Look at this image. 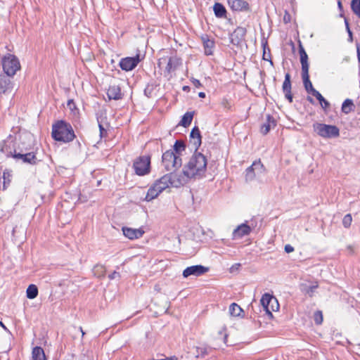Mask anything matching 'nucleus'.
I'll return each instance as SVG.
<instances>
[{
    "mask_svg": "<svg viewBox=\"0 0 360 360\" xmlns=\"http://www.w3.org/2000/svg\"><path fill=\"white\" fill-rule=\"evenodd\" d=\"M207 160L200 152L195 151L184 165L181 172H171L159 179V193L170 187L180 188L191 179H200L205 176Z\"/></svg>",
    "mask_w": 360,
    "mask_h": 360,
    "instance_id": "1",
    "label": "nucleus"
},
{
    "mask_svg": "<svg viewBox=\"0 0 360 360\" xmlns=\"http://www.w3.org/2000/svg\"><path fill=\"white\" fill-rule=\"evenodd\" d=\"M51 135L54 140L63 143H69L75 138L71 124L63 120L57 121L53 124Z\"/></svg>",
    "mask_w": 360,
    "mask_h": 360,
    "instance_id": "2",
    "label": "nucleus"
},
{
    "mask_svg": "<svg viewBox=\"0 0 360 360\" xmlns=\"http://www.w3.org/2000/svg\"><path fill=\"white\" fill-rule=\"evenodd\" d=\"M3 71L6 75L13 77L17 71L20 69V63L18 58L13 54L8 53L1 60Z\"/></svg>",
    "mask_w": 360,
    "mask_h": 360,
    "instance_id": "3",
    "label": "nucleus"
},
{
    "mask_svg": "<svg viewBox=\"0 0 360 360\" xmlns=\"http://www.w3.org/2000/svg\"><path fill=\"white\" fill-rule=\"evenodd\" d=\"M162 165L166 171L175 170L182 165V160L174 151L171 150H167L162 154Z\"/></svg>",
    "mask_w": 360,
    "mask_h": 360,
    "instance_id": "4",
    "label": "nucleus"
},
{
    "mask_svg": "<svg viewBox=\"0 0 360 360\" xmlns=\"http://www.w3.org/2000/svg\"><path fill=\"white\" fill-rule=\"evenodd\" d=\"M313 128L317 134L323 138H336L340 136V130L335 125H329L322 123H314Z\"/></svg>",
    "mask_w": 360,
    "mask_h": 360,
    "instance_id": "5",
    "label": "nucleus"
},
{
    "mask_svg": "<svg viewBox=\"0 0 360 360\" xmlns=\"http://www.w3.org/2000/svg\"><path fill=\"white\" fill-rule=\"evenodd\" d=\"M150 158L149 156H140L135 160L133 164L135 173L139 176H143L150 172Z\"/></svg>",
    "mask_w": 360,
    "mask_h": 360,
    "instance_id": "6",
    "label": "nucleus"
},
{
    "mask_svg": "<svg viewBox=\"0 0 360 360\" xmlns=\"http://www.w3.org/2000/svg\"><path fill=\"white\" fill-rule=\"evenodd\" d=\"M260 302L266 313L270 316H272V311H277L279 308L277 299L269 293L262 295Z\"/></svg>",
    "mask_w": 360,
    "mask_h": 360,
    "instance_id": "7",
    "label": "nucleus"
},
{
    "mask_svg": "<svg viewBox=\"0 0 360 360\" xmlns=\"http://www.w3.org/2000/svg\"><path fill=\"white\" fill-rule=\"evenodd\" d=\"M265 168L260 160L253 162L251 166L245 170V180L247 181H252L257 175L264 173Z\"/></svg>",
    "mask_w": 360,
    "mask_h": 360,
    "instance_id": "8",
    "label": "nucleus"
},
{
    "mask_svg": "<svg viewBox=\"0 0 360 360\" xmlns=\"http://www.w3.org/2000/svg\"><path fill=\"white\" fill-rule=\"evenodd\" d=\"M209 268L201 264L193 265L186 268L182 273L184 278L189 276H200L208 272Z\"/></svg>",
    "mask_w": 360,
    "mask_h": 360,
    "instance_id": "9",
    "label": "nucleus"
},
{
    "mask_svg": "<svg viewBox=\"0 0 360 360\" xmlns=\"http://www.w3.org/2000/svg\"><path fill=\"white\" fill-rule=\"evenodd\" d=\"M247 30L243 27H238L231 34L230 41L233 45L238 46L245 39Z\"/></svg>",
    "mask_w": 360,
    "mask_h": 360,
    "instance_id": "10",
    "label": "nucleus"
},
{
    "mask_svg": "<svg viewBox=\"0 0 360 360\" xmlns=\"http://www.w3.org/2000/svg\"><path fill=\"white\" fill-rule=\"evenodd\" d=\"M140 61L139 56L135 57H127L121 59L120 67L125 71H130L135 68Z\"/></svg>",
    "mask_w": 360,
    "mask_h": 360,
    "instance_id": "11",
    "label": "nucleus"
},
{
    "mask_svg": "<svg viewBox=\"0 0 360 360\" xmlns=\"http://www.w3.org/2000/svg\"><path fill=\"white\" fill-rule=\"evenodd\" d=\"M13 158L15 160H21L22 162L32 165H36L38 162L36 155L34 153H21L14 150Z\"/></svg>",
    "mask_w": 360,
    "mask_h": 360,
    "instance_id": "12",
    "label": "nucleus"
},
{
    "mask_svg": "<svg viewBox=\"0 0 360 360\" xmlns=\"http://www.w3.org/2000/svg\"><path fill=\"white\" fill-rule=\"evenodd\" d=\"M122 230L124 236L130 240L140 238L144 233V231L142 228L132 229L124 226Z\"/></svg>",
    "mask_w": 360,
    "mask_h": 360,
    "instance_id": "13",
    "label": "nucleus"
},
{
    "mask_svg": "<svg viewBox=\"0 0 360 360\" xmlns=\"http://www.w3.org/2000/svg\"><path fill=\"white\" fill-rule=\"evenodd\" d=\"M201 139L202 137L199 128L198 127H194L190 133V142L193 145L195 151H197L201 145Z\"/></svg>",
    "mask_w": 360,
    "mask_h": 360,
    "instance_id": "14",
    "label": "nucleus"
},
{
    "mask_svg": "<svg viewBox=\"0 0 360 360\" xmlns=\"http://www.w3.org/2000/svg\"><path fill=\"white\" fill-rule=\"evenodd\" d=\"M283 91L285 94V98L290 102H292V94L291 93V81L290 75L286 73L285 75V79L282 86Z\"/></svg>",
    "mask_w": 360,
    "mask_h": 360,
    "instance_id": "15",
    "label": "nucleus"
},
{
    "mask_svg": "<svg viewBox=\"0 0 360 360\" xmlns=\"http://www.w3.org/2000/svg\"><path fill=\"white\" fill-rule=\"evenodd\" d=\"M228 4L233 11H243L250 9L249 4L243 0H228Z\"/></svg>",
    "mask_w": 360,
    "mask_h": 360,
    "instance_id": "16",
    "label": "nucleus"
},
{
    "mask_svg": "<svg viewBox=\"0 0 360 360\" xmlns=\"http://www.w3.org/2000/svg\"><path fill=\"white\" fill-rule=\"evenodd\" d=\"M10 77L6 75H0V94H6L13 89V83Z\"/></svg>",
    "mask_w": 360,
    "mask_h": 360,
    "instance_id": "17",
    "label": "nucleus"
},
{
    "mask_svg": "<svg viewBox=\"0 0 360 360\" xmlns=\"http://www.w3.org/2000/svg\"><path fill=\"white\" fill-rule=\"evenodd\" d=\"M251 231V228L246 224H242L235 229L233 231V238H241L248 235Z\"/></svg>",
    "mask_w": 360,
    "mask_h": 360,
    "instance_id": "18",
    "label": "nucleus"
},
{
    "mask_svg": "<svg viewBox=\"0 0 360 360\" xmlns=\"http://www.w3.org/2000/svg\"><path fill=\"white\" fill-rule=\"evenodd\" d=\"M107 95L110 100H120L123 96L121 88L117 85H110L108 89Z\"/></svg>",
    "mask_w": 360,
    "mask_h": 360,
    "instance_id": "19",
    "label": "nucleus"
},
{
    "mask_svg": "<svg viewBox=\"0 0 360 360\" xmlns=\"http://www.w3.org/2000/svg\"><path fill=\"white\" fill-rule=\"evenodd\" d=\"M299 53L300 56V63L302 65V73L309 72V65L308 63V56L301 44H300L299 46Z\"/></svg>",
    "mask_w": 360,
    "mask_h": 360,
    "instance_id": "20",
    "label": "nucleus"
},
{
    "mask_svg": "<svg viewBox=\"0 0 360 360\" xmlns=\"http://www.w3.org/2000/svg\"><path fill=\"white\" fill-rule=\"evenodd\" d=\"M302 77L307 92L309 94H311L313 96H314L316 92H317L318 91L314 88L312 83L309 79V72L302 73Z\"/></svg>",
    "mask_w": 360,
    "mask_h": 360,
    "instance_id": "21",
    "label": "nucleus"
},
{
    "mask_svg": "<svg viewBox=\"0 0 360 360\" xmlns=\"http://www.w3.org/2000/svg\"><path fill=\"white\" fill-rule=\"evenodd\" d=\"M275 120L274 118L268 115L266 116V121L261 126V133L264 135H266L268 134V132L270 131L271 126H275Z\"/></svg>",
    "mask_w": 360,
    "mask_h": 360,
    "instance_id": "22",
    "label": "nucleus"
},
{
    "mask_svg": "<svg viewBox=\"0 0 360 360\" xmlns=\"http://www.w3.org/2000/svg\"><path fill=\"white\" fill-rule=\"evenodd\" d=\"M214 15L217 18H222L226 17V10L223 4L215 3L213 6Z\"/></svg>",
    "mask_w": 360,
    "mask_h": 360,
    "instance_id": "23",
    "label": "nucleus"
},
{
    "mask_svg": "<svg viewBox=\"0 0 360 360\" xmlns=\"http://www.w3.org/2000/svg\"><path fill=\"white\" fill-rule=\"evenodd\" d=\"M11 145H12V146H14L12 141H4L3 143V145L1 147L0 150L2 153H5L7 158H10V157L13 158L14 150H12Z\"/></svg>",
    "mask_w": 360,
    "mask_h": 360,
    "instance_id": "24",
    "label": "nucleus"
},
{
    "mask_svg": "<svg viewBox=\"0 0 360 360\" xmlns=\"http://www.w3.org/2000/svg\"><path fill=\"white\" fill-rule=\"evenodd\" d=\"M158 186V180L155 181L153 185L148 189L145 200L146 201H150L158 197V189L156 186Z\"/></svg>",
    "mask_w": 360,
    "mask_h": 360,
    "instance_id": "25",
    "label": "nucleus"
},
{
    "mask_svg": "<svg viewBox=\"0 0 360 360\" xmlns=\"http://www.w3.org/2000/svg\"><path fill=\"white\" fill-rule=\"evenodd\" d=\"M157 85L155 83L148 84L145 89L144 94L148 98L155 97L158 94Z\"/></svg>",
    "mask_w": 360,
    "mask_h": 360,
    "instance_id": "26",
    "label": "nucleus"
},
{
    "mask_svg": "<svg viewBox=\"0 0 360 360\" xmlns=\"http://www.w3.org/2000/svg\"><path fill=\"white\" fill-rule=\"evenodd\" d=\"M317 287V285H309L307 283H302L300 285V289L302 293L311 297Z\"/></svg>",
    "mask_w": 360,
    "mask_h": 360,
    "instance_id": "27",
    "label": "nucleus"
},
{
    "mask_svg": "<svg viewBox=\"0 0 360 360\" xmlns=\"http://www.w3.org/2000/svg\"><path fill=\"white\" fill-rule=\"evenodd\" d=\"M194 115V112H186L182 117L181 120L179 122V124L183 126L184 127H188L193 120Z\"/></svg>",
    "mask_w": 360,
    "mask_h": 360,
    "instance_id": "28",
    "label": "nucleus"
},
{
    "mask_svg": "<svg viewBox=\"0 0 360 360\" xmlns=\"http://www.w3.org/2000/svg\"><path fill=\"white\" fill-rule=\"evenodd\" d=\"M33 360H46L44 349L41 347H35L32 349Z\"/></svg>",
    "mask_w": 360,
    "mask_h": 360,
    "instance_id": "29",
    "label": "nucleus"
},
{
    "mask_svg": "<svg viewBox=\"0 0 360 360\" xmlns=\"http://www.w3.org/2000/svg\"><path fill=\"white\" fill-rule=\"evenodd\" d=\"M354 103L352 100L347 98L342 104V111L345 114H349L354 110Z\"/></svg>",
    "mask_w": 360,
    "mask_h": 360,
    "instance_id": "30",
    "label": "nucleus"
},
{
    "mask_svg": "<svg viewBox=\"0 0 360 360\" xmlns=\"http://www.w3.org/2000/svg\"><path fill=\"white\" fill-rule=\"evenodd\" d=\"M2 178H3V188L2 189L4 191L10 185V184L11 182L12 175L8 170L6 169L3 172Z\"/></svg>",
    "mask_w": 360,
    "mask_h": 360,
    "instance_id": "31",
    "label": "nucleus"
},
{
    "mask_svg": "<svg viewBox=\"0 0 360 360\" xmlns=\"http://www.w3.org/2000/svg\"><path fill=\"white\" fill-rule=\"evenodd\" d=\"M27 297L29 299H34L38 295V288L34 284H30L26 290Z\"/></svg>",
    "mask_w": 360,
    "mask_h": 360,
    "instance_id": "32",
    "label": "nucleus"
},
{
    "mask_svg": "<svg viewBox=\"0 0 360 360\" xmlns=\"http://www.w3.org/2000/svg\"><path fill=\"white\" fill-rule=\"evenodd\" d=\"M93 274L98 278L103 277L105 274V268L102 264H96L93 268Z\"/></svg>",
    "mask_w": 360,
    "mask_h": 360,
    "instance_id": "33",
    "label": "nucleus"
},
{
    "mask_svg": "<svg viewBox=\"0 0 360 360\" xmlns=\"http://www.w3.org/2000/svg\"><path fill=\"white\" fill-rule=\"evenodd\" d=\"M186 149V145L183 141L176 140L174 145V153L180 156L181 153Z\"/></svg>",
    "mask_w": 360,
    "mask_h": 360,
    "instance_id": "34",
    "label": "nucleus"
},
{
    "mask_svg": "<svg viewBox=\"0 0 360 360\" xmlns=\"http://www.w3.org/2000/svg\"><path fill=\"white\" fill-rule=\"evenodd\" d=\"M242 312H243V309L238 304H237L236 303H232L230 305L229 313L232 316H235V317L240 316Z\"/></svg>",
    "mask_w": 360,
    "mask_h": 360,
    "instance_id": "35",
    "label": "nucleus"
},
{
    "mask_svg": "<svg viewBox=\"0 0 360 360\" xmlns=\"http://www.w3.org/2000/svg\"><path fill=\"white\" fill-rule=\"evenodd\" d=\"M314 96L319 101L323 108L326 109L330 106V103L319 91L316 92Z\"/></svg>",
    "mask_w": 360,
    "mask_h": 360,
    "instance_id": "36",
    "label": "nucleus"
},
{
    "mask_svg": "<svg viewBox=\"0 0 360 360\" xmlns=\"http://www.w3.org/2000/svg\"><path fill=\"white\" fill-rule=\"evenodd\" d=\"M351 8L353 13L360 18V0H352Z\"/></svg>",
    "mask_w": 360,
    "mask_h": 360,
    "instance_id": "37",
    "label": "nucleus"
},
{
    "mask_svg": "<svg viewBox=\"0 0 360 360\" xmlns=\"http://www.w3.org/2000/svg\"><path fill=\"white\" fill-rule=\"evenodd\" d=\"M204 48H205V52L206 55H211L212 53V49L214 46V42L213 41H211L210 39L204 40Z\"/></svg>",
    "mask_w": 360,
    "mask_h": 360,
    "instance_id": "38",
    "label": "nucleus"
},
{
    "mask_svg": "<svg viewBox=\"0 0 360 360\" xmlns=\"http://www.w3.org/2000/svg\"><path fill=\"white\" fill-rule=\"evenodd\" d=\"M266 43L263 44V55L262 58L264 60L269 61L271 65H273V61L271 58L270 49L266 47Z\"/></svg>",
    "mask_w": 360,
    "mask_h": 360,
    "instance_id": "39",
    "label": "nucleus"
},
{
    "mask_svg": "<svg viewBox=\"0 0 360 360\" xmlns=\"http://www.w3.org/2000/svg\"><path fill=\"white\" fill-rule=\"evenodd\" d=\"M352 217L350 214L345 215L342 219V225L345 228H349L351 226Z\"/></svg>",
    "mask_w": 360,
    "mask_h": 360,
    "instance_id": "40",
    "label": "nucleus"
},
{
    "mask_svg": "<svg viewBox=\"0 0 360 360\" xmlns=\"http://www.w3.org/2000/svg\"><path fill=\"white\" fill-rule=\"evenodd\" d=\"M314 319L316 324H321L323 322V314L321 311H316L314 314Z\"/></svg>",
    "mask_w": 360,
    "mask_h": 360,
    "instance_id": "41",
    "label": "nucleus"
},
{
    "mask_svg": "<svg viewBox=\"0 0 360 360\" xmlns=\"http://www.w3.org/2000/svg\"><path fill=\"white\" fill-rule=\"evenodd\" d=\"M67 106L69 108V109L72 111L76 109V105L75 103L72 99L68 100Z\"/></svg>",
    "mask_w": 360,
    "mask_h": 360,
    "instance_id": "42",
    "label": "nucleus"
},
{
    "mask_svg": "<svg viewBox=\"0 0 360 360\" xmlns=\"http://www.w3.org/2000/svg\"><path fill=\"white\" fill-rule=\"evenodd\" d=\"M98 127H99V130H100L101 137L107 136V134H108L107 130L105 129V128L103 127V126L101 124H98Z\"/></svg>",
    "mask_w": 360,
    "mask_h": 360,
    "instance_id": "43",
    "label": "nucleus"
},
{
    "mask_svg": "<svg viewBox=\"0 0 360 360\" xmlns=\"http://www.w3.org/2000/svg\"><path fill=\"white\" fill-rule=\"evenodd\" d=\"M191 83L196 88H200L202 86L200 82L195 78H192Z\"/></svg>",
    "mask_w": 360,
    "mask_h": 360,
    "instance_id": "44",
    "label": "nucleus"
},
{
    "mask_svg": "<svg viewBox=\"0 0 360 360\" xmlns=\"http://www.w3.org/2000/svg\"><path fill=\"white\" fill-rule=\"evenodd\" d=\"M120 273L117 272V271H114L112 272V274H110L108 277L110 280H112V279H115V278L117 277H120Z\"/></svg>",
    "mask_w": 360,
    "mask_h": 360,
    "instance_id": "45",
    "label": "nucleus"
},
{
    "mask_svg": "<svg viewBox=\"0 0 360 360\" xmlns=\"http://www.w3.org/2000/svg\"><path fill=\"white\" fill-rule=\"evenodd\" d=\"M285 251L287 252V253H290V252H292L294 251V248L290 245H286L285 246Z\"/></svg>",
    "mask_w": 360,
    "mask_h": 360,
    "instance_id": "46",
    "label": "nucleus"
},
{
    "mask_svg": "<svg viewBox=\"0 0 360 360\" xmlns=\"http://www.w3.org/2000/svg\"><path fill=\"white\" fill-rule=\"evenodd\" d=\"M165 358L159 359V360H177V358L175 356L166 357L165 355H162Z\"/></svg>",
    "mask_w": 360,
    "mask_h": 360,
    "instance_id": "47",
    "label": "nucleus"
},
{
    "mask_svg": "<svg viewBox=\"0 0 360 360\" xmlns=\"http://www.w3.org/2000/svg\"><path fill=\"white\" fill-rule=\"evenodd\" d=\"M222 105H224V108H229V107H230L229 103L227 100H224L222 102Z\"/></svg>",
    "mask_w": 360,
    "mask_h": 360,
    "instance_id": "48",
    "label": "nucleus"
},
{
    "mask_svg": "<svg viewBox=\"0 0 360 360\" xmlns=\"http://www.w3.org/2000/svg\"><path fill=\"white\" fill-rule=\"evenodd\" d=\"M338 6L340 11H343V6L340 0L338 1Z\"/></svg>",
    "mask_w": 360,
    "mask_h": 360,
    "instance_id": "49",
    "label": "nucleus"
},
{
    "mask_svg": "<svg viewBox=\"0 0 360 360\" xmlns=\"http://www.w3.org/2000/svg\"><path fill=\"white\" fill-rule=\"evenodd\" d=\"M347 32H348V35H349V41H352V40H353L352 32L351 31V30H349V31Z\"/></svg>",
    "mask_w": 360,
    "mask_h": 360,
    "instance_id": "50",
    "label": "nucleus"
},
{
    "mask_svg": "<svg viewBox=\"0 0 360 360\" xmlns=\"http://www.w3.org/2000/svg\"><path fill=\"white\" fill-rule=\"evenodd\" d=\"M283 20L285 23L288 22L290 21V15H288V16L286 15H285L284 18H283Z\"/></svg>",
    "mask_w": 360,
    "mask_h": 360,
    "instance_id": "51",
    "label": "nucleus"
},
{
    "mask_svg": "<svg viewBox=\"0 0 360 360\" xmlns=\"http://www.w3.org/2000/svg\"><path fill=\"white\" fill-rule=\"evenodd\" d=\"M345 23L347 31L348 32L349 30H350V28H349V22L347 19L345 20Z\"/></svg>",
    "mask_w": 360,
    "mask_h": 360,
    "instance_id": "52",
    "label": "nucleus"
},
{
    "mask_svg": "<svg viewBox=\"0 0 360 360\" xmlns=\"http://www.w3.org/2000/svg\"><path fill=\"white\" fill-rule=\"evenodd\" d=\"M357 58L359 62L360 63V49L359 48V46H357Z\"/></svg>",
    "mask_w": 360,
    "mask_h": 360,
    "instance_id": "53",
    "label": "nucleus"
},
{
    "mask_svg": "<svg viewBox=\"0 0 360 360\" xmlns=\"http://www.w3.org/2000/svg\"><path fill=\"white\" fill-rule=\"evenodd\" d=\"M198 96H199L200 98H205V93H204V92H200V93L198 94Z\"/></svg>",
    "mask_w": 360,
    "mask_h": 360,
    "instance_id": "54",
    "label": "nucleus"
},
{
    "mask_svg": "<svg viewBox=\"0 0 360 360\" xmlns=\"http://www.w3.org/2000/svg\"><path fill=\"white\" fill-rule=\"evenodd\" d=\"M0 326H2V328H3L5 330H6V331H8V332H9V330H8V328H7L4 325V323H3L1 321H0Z\"/></svg>",
    "mask_w": 360,
    "mask_h": 360,
    "instance_id": "55",
    "label": "nucleus"
},
{
    "mask_svg": "<svg viewBox=\"0 0 360 360\" xmlns=\"http://www.w3.org/2000/svg\"><path fill=\"white\" fill-rule=\"evenodd\" d=\"M165 262H166V263H167V264H165V266H167L168 265V263H169V262H168V261L165 262V261H163V260H159V266L160 265V264H162V263H165Z\"/></svg>",
    "mask_w": 360,
    "mask_h": 360,
    "instance_id": "56",
    "label": "nucleus"
},
{
    "mask_svg": "<svg viewBox=\"0 0 360 360\" xmlns=\"http://www.w3.org/2000/svg\"><path fill=\"white\" fill-rule=\"evenodd\" d=\"M240 266V264H235L234 265H233V266H232V267L231 268V269L232 270V269L234 268V266H236V269H238V266Z\"/></svg>",
    "mask_w": 360,
    "mask_h": 360,
    "instance_id": "57",
    "label": "nucleus"
},
{
    "mask_svg": "<svg viewBox=\"0 0 360 360\" xmlns=\"http://www.w3.org/2000/svg\"><path fill=\"white\" fill-rule=\"evenodd\" d=\"M189 89H190V88H189V86H184L183 87V90H184V91H188V90H189Z\"/></svg>",
    "mask_w": 360,
    "mask_h": 360,
    "instance_id": "58",
    "label": "nucleus"
},
{
    "mask_svg": "<svg viewBox=\"0 0 360 360\" xmlns=\"http://www.w3.org/2000/svg\"><path fill=\"white\" fill-rule=\"evenodd\" d=\"M307 100H308L310 103H313V102H314L313 98H311V97H309V96L307 98Z\"/></svg>",
    "mask_w": 360,
    "mask_h": 360,
    "instance_id": "59",
    "label": "nucleus"
},
{
    "mask_svg": "<svg viewBox=\"0 0 360 360\" xmlns=\"http://www.w3.org/2000/svg\"><path fill=\"white\" fill-rule=\"evenodd\" d=\"M79 330H80V331L82 332V336H84V334H85V333L83 331L82 328V327H80V328H79Z\"/></svg>",
    "mask_w": 360,
    "mask_h": 360,
    "instance_id": "60",
    "label": "nucleus"
},
{
    "mask_svg": "<svg viewBox=\"0 0 360 360\" xmlns=\"http://www.w3.org/2000/svg\"><path fill=\"white\" fill-rule=\"evenodd\" d=\"M79 330H80V331L82 332V336H84V334H85V333L83 331L82 328V327H80V328H79Z\"/></svg>",
    "mask_w": 360,
    "mask_h": 360,
    "instance_id": "61",
    "label": "nucleus"
},
{
    "mask_svg": "<svg viewBox=\"0 0 360 360\" xmlns=\"http://www.w3.org/2000/svg\"><path fill=\"white\" fill-rule=\"evenodd\" d=\"M170 65H171V63H170V60L169 61L168 64H167V68L169 70L170 68Z\"/></svg>",
    "mask_w": 360,
    "mask_h": 360,
    "instance_id": "62",
    "label": "nucleus"
},
{
    "mask_svg": "<svg viewBox=\"0 0 360 360\" xmlns=\"http://www.w3.org/2000/svg\"><path fill=\"white\" fill-rule=\"evenodd\" d=\"M153 360H154V359H153Z\"/></svg>",
    "mask_w": 360,
    "mask_h": 360,
    "instance_id": "63",
    "label": "nucleus"
}]
</instances>
